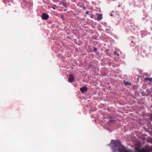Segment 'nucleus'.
Instances as JSON below:
<instances>
[{"instance_id": "nucleus-1", "label": "nucleus", "mask_w": 152, "mask_h": 152, "mask_svg": "<svg viewBox=\"0 0 152 152\" xmlns=\"http://www.w3.org/2000/svg\"><path fill=\"white\" fill-rule=\"evenodd\" d=\"M113 144H115V146L118 148L119 152H130L129 151H131V150L126 149L124 145L118 144L116 141L113 140Z\"/></svg>"}, {"instance_id": "nucleus-2", "label": "nucleus", "mask_w": 152, "mask_h": 152, "mask_svg": "<svg viewBox=\"0 0 152 152\" xmlns=\"http://www.w3.org/2000/svg\"><path fill=\"white\" fill-rule=\"evenodd\" d=\"M49 18V15L46 14L45 13H43L42 14V19L44 20H47Z\"/></svg>"}, {"instance_id": "nucleus-3", "label": "nucleus", "mask_w": 152, "mask_h": 152, "mask_svg": "<svg viewBox=\"0 0 152 152\" xmlns=\"http://www.w3.org/2000/svg\"><path fill=\"white\" fill-rule=\"evenodd\" d=\"M74 80V77L72 75H70L68 77V81L72 83Z\"/></svg>"}, {"instance_id": "nucleus-4", "label": "nucleus", "mask_w": 152, "mask_h": 152, "mask_svg": "<svg viewBox=\"0 0 152 152\" xmlns=\"http://www.w3.org/2000/svg\"><path fill=\"white\" fill-rule=\"evenodd\" d=\"M80 90L83 93L84 92H86L87 90V89L86 87H83L80 88Z\"/></svg>"}, {"instance_id": "nucleus-5", "label": "nucleus", "mask_w": 152, "mask_h": 152, "mask_svg": "<svg viewBox=\"0 0 152 152\" xmlns=\"http://www.w3.org/2000/svg\"><path fill=\"white\" fill-rule=\"evenodd\" d=\"M97 15H98V17H97V19H96L97 20H101L102 18V14H97Z\"/></svg>"}, {"instance_id": "nucleus-6", "label": "nucleus", "mask_w": 152, "mask_h": 152, "mask_svg": "<svg viewBox=\"0 0 152 152\" xmlns=\"http://www.w3.org/2000/svg\"><path fill=\"white\" fill-rule=\"evenodd\" d=\"M145 81H149L151 82L152 81V78L146 77L145 78Z\"/></svg>"}, {"instance_id": "nucleus-7", "label": "nucleus", "mask_w": 152, "mask_h": 152, "mask_svg": "<svg viewBox=\"0 0 152 152\" xmlns=\"http://www.w3.org/2000/svg\"><path fill=\"white\" fill-rule=\"evenodd\" d=\"M62 4L63 5L64 7H67V5L64 2H62Z\"/></svg>"}, {"instance_id": "nucleus-8", "label": "nucleus", "mask_w": 152, "mask_h": 152, "mask_svg": "<svg viewBox=\"0 0 152 152\" xmlns=\"http://www.w3.org/2000/svg\"><path fill=\"white\" fill-rule=\"evenodd\" d=\"M125 84L126 85L130 86L131 85V83L130 82H126L125 83Z\"/></svg>"}, {"instance_id": "nucleus-9", "label": "nucleus", "mask_w": 152, "mask_h": 152, "mask_svg": "<svg viewBox=\"0 0 152 152\" xmlns=\"http://www.w3.org/2000/svg\"><path fill=\"white\" fill-rule=\"evenodd\" d=\"M114 55H117L118 56H119V53H117L116 52L114 51Z\"/></svg>"}, {"instance_id": "nucleus-10", "label": "nucleus", "mask_w": 152, "mask_h": 152, "mask_svg": "<svg viewBox=\"0 0 152 152\" xmlns=\"http://www.w3.org/2000/svg\"><path fill=\"white\" fill-rule=\"evenodd\" d=\"M97 49L96 48H94V51H97Z\"/></svg>"}, {"instance_id": "nucleus-11", "label": "nucleus", "mask_w": 152, "mask_h": 152, "mask_svg": "<svg viewBox=\"0 0 152 152\" xmlns=\"http://www.w3.org/2000/svg\"><path fill=\"white\" fill-rule=\"evenodd\" d=\"M94 17V15L93 14H91V15L90 17L91 18H93Z\"/></svg>"}, {"instance_id": "nucleus-12", "label": "nucleus", "mask_w": 152, "mask_h": 152, "mask_svg": "<svg viewBox=\"0 0 152 152\" xmlns=\"http://www.w3.org/2000/svg\"><path fill=\"white\" fill-rule=\"evenodd\" d=\"M89 11H86V14H87V15H88V13H89Z\"/></svg>"}, {"instance_id": "nucleus-13", "label": "nucleus", "mask_w": 152, "mask_h": 152, "mask_svg": "<svg viewBox=\"0 0 152 152\" xmlns=\"http://www.w3.org/2000/svg\"><path fill=\"white\" fill-rule=\"evenodd\" d=\"M151 118L152 119V115L151 117Z\"/></svg>"}, {"instance_id": "nucleus-14", "label": "nucleus", "mask_w": 152, "mask_h": 152, "mask_svg": "<svg viewBox=\"0 0 152 152\" xmlns=\"http://www.w3.org/2000/svg\"><path fill=\"white\" fill-rule=\"evenodd\" d=\"M112 15H113V14H110V15H111V16Z\"/></svg>"}, {"instance_id": "nucleus-15", "label": "nucleus", "mask_w": 152, "mask_h": 152, "mask_svg": "<svg viewBox=\"0 0 152 152\" xmlns=\"http://www.w3.org/2000/svg\"><path fill=\"white\" fill-rule=\"evenodd\" d=\"M142 94H143V92L142 93Z\"/></svg>"}, {"instance_id": "nucleus-16", "label": "nucleus", "mask_w": 152, "mask_h": 152, "mask_svg": "<svg viewBox=\"0 0 152 152\" xmlns=\"http://www.w3.org/2000/svg\"><path fill=\"white\" fill-rule=\"evenodd\" d=\"M133 41H132V43H133Z\"/></svg>"}]
</instances>
